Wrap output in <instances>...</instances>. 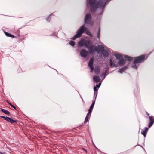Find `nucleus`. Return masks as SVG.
I'll use <instances>...</instances> for the list:
<instances>
[{"mask_svg":"<svg viewBox=\"0 0 154 154\" xmlns=\"http://www.w3.org/2000/svg\"><path fill=\"white\" fill-rule=\"evenodd\" d=\"M95 72L97 74H98L100 72L99 69L98 68H95L94 69Z\"/></svg>","mask_w":154,"mask_h":154,"instance_id":"obj_23","label":"nucleus"},{"mask_svg":"<svg viewBox=\"0 0 154 154\" xmlns=\"http://www.w3.org/2000/svg\"><path fill=\"white\" fill-rule=\"evenodd\" d=\"M110 65L111 66V67L113 65V63L112 61V60L111 59H110Z\"/></svg>","mask_w":154,"mask_h":154,"instance_id":"obj_29","label":"nucleus"},{"mask_svg":"<svg viewBox=\"0 0 154 154\" xmlns=\"http://www.w3.org/2000/svg\"><path fill=\"white\" fill-rule=\"evenodd\" d=\"M103 54V55L105 57H107L109 55V54L108 53V52L106 51V50H104L102 52Z\"/></svg>","mask_w":154,"mask_h":154,"instance_id":"obj_17","label":"nucleus"},{"mask_svg":"<svg viewBox=\"0 0 154 154\" xmlns=\"http://www.w3.org/2000/svg\"><path fill=\"white\" fill-rule=\"evenodd\" d=\"M147 115L149 116V113H147Z\"/></svg>","mask_w":154,"mask_h":154,"instance_id":"obj_39","label":"nucleus"},{"mask_svg":"<svg viewBox=\"0 0 154 154\" xmlns=\"http://www.w3.org/2000/svg\"><path fill=\"white\" fill-rule=\"evenodd\" d=\"M9 104L12 107H13L15 109H16V108L15 106H14V105H13L12 104L9 103Z\"/></svg>","mask_w":154,"mask_h":154,"instance_id":"obj_27","label":"nucleus"},{"mask_svg":"<svg viewBox=\"0 0 154 154\" xmlns=\"http://www.w3.org/2000/svg\"><path fill=\"white\" fill-rule=\"evenodd\" d=\"M148 130V128L147 127H145L144 128V130H142L141 134H143L144 137L146 136Z\"/></svg>","mask_w":154,"mask_h":154,"instance_id":"obj_11","label":"nucleus"},{"mask_svg":"<svg viewBox=\"0 0 154 154\" xmlns=\"http://www.w3.org/2000/svg\"><path fill=\"white\" fill-rule=\"evenodd\" d=\"M89 54V51H88L85 49H82L80 51V56L83 57H86L88 56Z\"/></svg>","mask_w":154,"mask_h":154,"instance_id":"obj_5","label":"nucleus"},{"mask_svg":"<svg viewBox=\"0 0 154 154\" xmlns=\"http://www.w3.org/2000/svg\"><path fill=\"white\" fill-rule=\"evenodd\" d=\"M0 117L1 118H3L5 119V120H6V117H5V116H0Z\"/></svg>","mask_w":154,"mask_h":154,"instance_id":"obj_33","label":"nucleus"},{"mask_svg":"<svg viewBox=\"0 0 154 154\" xmlns=\"http://www.w3.org/2000/svg\"><path fill=\"white\" fill-rule=\"evenodd\" d=\"M104 50V47L101 45H99L97 47H94V45H92L90 47L89 52V54H91L96 51L98 53L100 52H102Z\"/></svg>","mask_w":154,"mask_h":154,"instance_id":"obj_2","label":"nucleus"},{"mask_svg":"<svg viewBox=\"0 0 154 154\" xmlns=\"http://www.w3.org/2000/svg\"><path fill=\"white\" fill-rule=\"evenodd\" d=\"M91 16L90 14H86L85 18V23L86 24H89L91 19Z\"/></svg>","mask_w":154,"mask_h":154,"instance_id":"obj_6","label":"nucleus"},{"mask_svg":"<svg viewBox=\"0 0 154 154\" xmlns=\"http://www.w3.org/2000/svg\"><path fill=\"white\" fill-rule=\"evenodd\" d=\"M85 40L82 39L79 41L78 43V46H79L82 47L83 45L85 46Z\"/></svg>","mask_w":154,"mask_h":154,"instance_id":"obj_14","label":"nucleus"},{"mask_svg":"<svg viewBox=\"0 0 154 154\" xmlns=\"http://www.w3.org/2000/svg\"><path fill=\"white\" fill-rule=\"evenodd\" d=\"M75 42L73 41H70V42H69L70 44L72 46H74V45L75 44Z\"/></svg>","mask_w":154,"mask_h":154,"instance_id":"obj_24","label":"nucleus"},{"mask_svg":"<svg viewBox=\"0 0 154 154\" xmlns=\"http://www.w3.org/2000/svg\"><path fill=\"white\" fill-rule=\"evenodd\" d=\"M125 60L123 58L119 60L118 63L119 66H122L125 64Z\"/></svg>","mask_w":154,"mask_h":154,"instance_id":"obj_10","label":"nucleus"},{"mask_svg":"<svg viewBox=\"0 0 154 154\" xmlns=\"http://www.w3.org/2000/svg\"><path fill=\"white\" fill-rule=\"evenodd\" d=\"M92 110H93L92 109H89L88 113H89L90 115H91V112L92 111Z\"/></svg>","mask_w":154,"mask_h":154,"instance_id":"obj_30","label":"nucleus"},{"mask_svg":"<svg viewBox=\"0 0 154 154\" xmlns=\"http://www.w3.org/2000/svg\"><path fill=\"white\" fill-rule=\"evenodd\" d=\"M0 153L1 154H5V153H2V152H0Z\"/></svg>","mask_w":154,"mask_h":154,"instance_id":"obj_38","label":"nucleus"},{"mask_svg":"<svg viewBox=\"0 0 154 154\" xmlns=\"http://www.w3.org/2000/svg\"><path fill=\"white\" fill-rule=\"evenodd\" d=\"M46 20L47 21H50V19L49 18V17L48 18H47Z\"/></svg>","mask_w":154,"mask_h":154,"instance_id":"obj_34","label":"nucleus"},{"mask_svg":"<svg viewBox=\"0 0 154 154\" xmlns=\"http://www.w3.org/2000/svg\"><path fill=\"white\" fill-rule=\"evenodd\" d=\"M127 68V66H125L124 67L122 68L119 69L118 71L119 72L122 73V72L124 71V70L126 69Z\"/></svg>","mask_w":154,"mask_h":154,"instance_id":"obj_20","label":"nucleus"},{"mask_svg":"<svg viewBox=\"0 0 154 154\" xmlns=\"http://www.w3.org/2000/svg\"><path fill=\"white\" fill-rule=\"evenodd\" d=\"M106 71H105V73H104V77H105V75L106 74Z\"/></svg>","mask_w":154,"mask_h":154,"instance_id":"obj_35","label":"nucleus"},{"mask_svg":"<svg viewBox=\"0 0 154 154\" xmlns=\"http://www.w3.org/2000/svg\"><path fill=\"white\" fill-rule=\"evenodd\" d=\"M125 60L128 61H131L133 60L132 57H129L127 55L125 56Z\"/></svg>","mask_w":154,"mask_h":154,"instance_id":"obj_18","label":"nucleus"},{"mask_svg":"<svg viewBox=\"0 0 154 154\" xmlns=\"http://www.w3.org/2000/svg\"><path fill=\"white\" fill-rule=\"evenodd\" d=\"M145 57V56L144 55L135 57L134 61L133 62V64L134 65L132 66V68L135 69H137V67L135 64L137 63H140L143 61L144 60Z\"/></svg>","mask_w":154,"mask_h":154,"instance_id":"obj_3","label":"nucleus"},{"mask_svg":"<svg viewBox=\"0 0 154 154\" xmlns=\"http://www.w3.org/2000/svg\"><path fill=\"white\" fill-rule=\"evenodd\" d=\"M100 27L98 30V33L97 35V38L100 39Z\"/></svg>","mask_w":154,"mask_h":154,"instance_id":"obj_22","label":"nucleus"},{"mask_svg":"<svg viewBox=\"0 0 154 154\" xmlns=\"http://www.w3.org/2000/svg\"><path fill=\"white\" fill-rule=\"evenodd\" d=\"M103 75L102 74V75H101V76H102Z\"/></svg>","mask_w":154,"mask_h":154,"instance_id":"obj_40","label":"nucleus"},{"mask_svg":"<svg viewBox=\"0 0 154 154\" xmlns=\"http://www.w3.org/2000/svg\"><path fill=\"white\" fill-rule=\"evenodd\" d=\"M83 149L85 151H86V152H87V151L85 150V149H84V148H83Z\"/></svg>","mask_w":154,"mask_h":154,"instance_id":"obj_37","label":"nucleus"},{"mask_svg":"<svg viewBox=\"0 0 154 154\" xmlns=\"http://www.w3.org/2000/svg\"><path fill=\"white\" fill-rule=\"evenodd\" d=\"M108 0H100L97 2H95V0H87V5L89 7L92 12L95 11L99 7L105 6Z\"/></svg>","mask_w":154,"mask_h":154,"instance_id":"obj_1","label":"nucleus"},{"mask_svg":"<svg viewBox=\"0 0 154 154\" xmlns=\"http://www.w3.org/2000/svg\"><path fill=\"white\" fill-rule=\"evenodd\" d=\"M93 63L94 60L93 58H92L90 60L88 64V66L90 67L91 70V72L94 70Z\"/></svg>","mask_w":154,"mask_h":154,"instance_id":"obj_7","label":"nucleus"},{"mask_svg":"<svg viewBox=\"0 0 154 154\" xmlns=\"http://www.w3.org/2000/svg\"><path fill=\"white\" fill-rule=\"evenodd\" d=\"M96 91H95L94 92V97L95 96V95H96L95 97V99H96L97 95V92H96Z\"/></svg>","mask_w":154,"mask_h":154,"instance_id":"obj_32","label":"nucleus"},{"mask_svg":"<svg viewBox=\"0 0 154 154\" xmlns=\"http://www.w3.org/2000/svg\"><path fill=\"white\" fill-rule=\"evenodd\" d=\"M95 100L94 101H93L91 105V106L93 107H94L95 103Z\"/></svg>","mask_w":154,"mask_h":154,"instance_id":"obj_28","label":"nucleus"},{"mask_svg":"<svg viewBox=\"0 0 154 154\" xmlns=\"http://www.w3.org/2000/svg\"><path fill=\"white\" fill-rule=\"evenodd\" d=\"M1 110L3 112L6 114L9 115L10 114V112L8 111L5 110L4 109L1 108Z\"/></svg>","mask_w":154,"mask_h":154,"instance_id":"obj_19","label":"nucleus"},{"mask_svg":"<svg viewBox=\"0 0 154 154\" xmlns=\"http://www.w3.org/2000/svg\"><path fill=\"white\" fill-rule=\"evenodd\" d=\"M86 34H88V35L90 36H92V35L91 34L89 31H86Z\"/></svg>","mask_w":154,"mask_h":154,"instance_id":"obj_25","label":"nucleus"},{"mask_svg":"<svg viewBox=\"0 0 154 154\" xmlns=\"http://www.w3.org/2000/svg\"><path fill=\"white\" fill-rule=\"evenodd\" d=\"M85 29L86 28L85 27L84 25H83L77 31L76 34L72 37V39L75 40L77 38L81 37L82 34L84 33Z\"/></svg>","mask_w":154,"mask_h":154,"instance_id":"obj_4","label":"nucleus"},{"mask_svg":"<svg viewBox=\"0 0 154 154\" xmlns=\"http://www.w3.org/2000/svg\"><path fill=\"white\" fill-rule=\"evenodd\" d=\"M89 113H88V112L86 115V117L85 119V120L84 122V124H85L88 121V117H89Z\"/></svg>","mask_w":154,"mask_h":154,"instance_id":"obj_21","label":"nucleus"},{"mask_svg":"<svg viewBox=\"0 0 154 154\" xmlns=\"http://www.w3.org/2000/svg\"><path fill=\"white\" fill-rule=\"evenodd\" d=\"M5 120L7 121L10 122L12 124L14 122H16V120H13L11 118L7 116Z\"/></svg>","mask_w":154,"mask_h":154,"instance_id":"obj_13","label":"nucleus"},{"mask_svg":"<svg viewBox=\"0 0 154 154\" xmlns=\"http://www.w3.org/2000/svg\"><path fill=\"white\" fill-rule=\"evenodd\" d=\"M93 108H94L93 107H91V106L90 109L93 110Z\"/></svg>","mask_w":154,"mask_h":154,"instance_id":"obj_36","label":"nucleus"},{"mask_svg":"<svg viewBox=\"0 0 154 154\" xmlns=\"http://www.w3.org/2000/svg\"><path fill=\"white\" fill-rule=\"evenodd\" d=\"M91 44V41L90 40H85V47L88 48L89 50V48L90 47H89V46Z\"/></svg>","mask_w":154,"mask_h":154,"instance_id":"obj_9","label":"nucleus"},{"mask_svg":"<svg viewBox=\"0 0 154 154\" xmlns=\"http://www.w3.org/2000/svg\"><path fill=\"white\" fill-rule=\"evenodd\" d=\"M149 122L148 127L149 128L152 126L154 122V117H153V116H149Z\"/></svg>","mask_w":154,"mask_h":154,"instance_id":"obj_8","label":"nucleus"},{"mask_svg":"<svg viewBox=\"0 0 154 154\" xmlns=\"http://www.w3.org/2000/svg\"><path fill=\"white\" fill-rule=\"evenodd\" d=\"M93 80L95 82L98 83L100 82V79L99 76H95L93 77Z\"/></svg>","mask_w":154,"mask_h":154,"instance_id":"obj_15","label":"nucleus"},{"mask_svg":"<svg viewBox=\"0 0 154 154\" xmlns=\"http://www.w3.org/2000/svg\"><path fill=\"white\" fill-rule=\"evenodd\" d=\"M4 33H5V35L7 37H12L13 38H14L15 37V36L14 35H13L10 34V33H9L8 32H6L5 31L4 32Z\"/></svg>","mask_w":154,"mask_h":154,"instance_id":"obj_16","label":"nucleus"},{"mask_svg":"<svg viewBox=\"0 0 154 154\" xmlns=\"http://www.w3.org/2000/svg\"><path fill=\"white\" fill-rule=\"evenodd\" d=\"M94 89L95 91H97L98 90V88L96 86H94Z\"/></svg>","mask_w":154,"mask_h":154,"instance_id":"obj_26","label":"nucleus"},{"mask_svg":"<svg viewBox=\"0 0 154 154\" xmlns=\"http://www.w3.org/2000/svg\"><path fill=\"white\" fill-rule=\"evenodd\" d=\"M101 85V83L100 82L99 84H98V85H96V86L98 88H99L100 86Z\"/></svg>","mask_w":154,"mask_h":154,"instance_id":"obj_31","label":"nucleus"},{"mask_svg":"<svg viewBox=\"0 0 154 154\" xmlns=\"http://www.w3.org/2000/svg\"><path fill=\"white\" fill-rule=\"evenodd\" d=\"M114 56L116 57V59L119 60L123 58L122 56L119 54L115 53L114 54Z\"/></svg>","mask_w":154,"mask_h":154,"instance_id":"obj_12","label":"nucleus"}]
</instances>
